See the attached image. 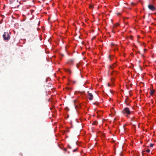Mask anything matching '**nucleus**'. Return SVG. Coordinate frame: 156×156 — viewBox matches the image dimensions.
<instances>
[{
	"mask_svg": "<svg viewBox=\"0 0 156 156\" xmlns=\"http://www.w3.org/2000/svg\"><path fill=\"white\" fill-rule=\"evenodd\" d=\"M132 85V84H131V85H130V87H131V86Z\"/></svg>",
	"mask_w": 156,
	"mask_h": 156,
	"instance_id": "obj_32",
	"label": "nucleus"
},
{
	"mask_svg": "<svg viewBox=\"0 0 156 156\" xmlns=\"http://www.w3.org/2000/svg\"><path fill=\"white\" fill-rule=\"evenodd\" d=\"M143 18H145V16H144V17H143Z\"/></svg>",
	"mask_w": 156,
	"mask_h": 156,
	"instance_id": "obj_29",
	"label": "nucleus"
},
{
	"mask_svg": "<svg viewBox=\"0 0 156 156\" xmlns=\"http://www.w3.org/2000/svg\"><path fill=\"white\" fill-rule=\"evenodd\" d=\"M115 66V64L113 65V66H110V69H113Z\"/></svg>",
	"mask_w": 156,
	"mask_h": 156,
	"instance_id": "obj_10",
	"label": "nucleus"
},
{
	"mask_svg": "<svg viewBox=\"0 0 156 156\" xmlns=\"http://www.w3.org/2000/svg\"><path fill=\"white\" fill-rule=\"evenodd\" d=\"M114 79L113 80H113H111L112 82H113L114 81Z\"/></svg>",
	"mask_w": 156,
	"mask_h": 156,
	"instance_id": "obj_27",
	"label": "nucleus"
},
{
	"mask_svg": "<svg viewBox=\"0 0 156 156\" xmlns=\"http://www.w3.org/2000/svg\"><path fill=\"white\" fill-rule=\"evenodd\" d=\"M89 7L90 8H91V9L93 8V6L91 5H90Z\"/></svg>",
	"mask_w": 156,
	"mask_h": 156,
	"instance_id": "obj_14",
	"label": "nucleus"
},
{
	"mask_svg": "<svg viewBox=\"0 0 156 156\" xmlns=\"http://www.w3.org/2000/svg\"><path fill=\"white\" fill-rule=\"evenodd\" d=\"M98 124V122L96 121H94L93 122L92 124V125H97Z\"/></svg>",
	"mask_w": 156,
	"mask_h": 156,
	"instance_id": "obj_8",
	"label": "nucleus"
},
{
	"mask_svg": "<svg viewBox=\"0 0 156 156\" xmlns=\"http://www.w3.org/2000/svg\"><path fill=\"white\" fill-rule=\"evenodd\" d=\"M150 150H149V149H147V150H146V152H148V153H149V152H150Z\"/></svg>",
	"mask_w": 156,
	"mask_h": 156,
	"instance_id": "obj_15",
	"label": "nucleus"
},
{
	"mask_svg": "<svg viewBox=\"0 0 156 156\" xmlns=\"http://www.w3.org/2000/svg\"><path fill=\"white\" fill-rule=\"evenodd\" d=\"M74 60L73 59H71L69 60L68 63L70 64H72L73 63Z\"/></svg>",
	"mask_w": 156,
	"mask_h": 156,
	"instance_id": "obj_5",
	"label": "nucleus"
},
{
	"mask_svg": "<svg viewBox=\"0 0 156 156\" xmlns=\"http://www.w3.org/2000/svg\"><path fill=\"white\" fill-rule=\"evenodd\" d=\"M3 37L5 41H8L10 39V36L8 32H5L3 35Z\"/></svg>",
	"mask_w": 156,
	"mask_h": 156,
	"instance_id": "obj_1",
	"label": "nucleus"
},
{
	"mask_svg": "<svg viewBox=\"0 0 156 156\" xmlns=\"http://www.w3.org/2000/svg\"><path fill=\"white\" fill-rule=\"evenodd\" d=\"M63 150L65 151H67V149L66 148H64Z\"/></svg>",
	"mask_w": 156,
	"mask_h": 156,
	"instance_id": "obj_17",
	"label": "nucleus"
},
{
	"mask_svg": "<svg viewBox=\"0 0 156 156\" xmlns=\"http://www.w3.org/2000/svg\"><path fill=\"white\" fill-rule=\"evenodd\" d=\"M132 85V84H131V85H130V87H131V86Z\"/></svg>",
	"mask_w": 156,
	"mask_h": 156,
	"instance_id": "obj_31",
	"label": "nucleus"
},
{
	"mask_svg": "<svg viewBox=\"0 0 156 156\" xmlns=\"http://www.w3.org/2000/svg\"><path fill=\"white\" fill-rule=\"evenodd\" d=\"M30 11H31V13H32V12H34V10H30Z\"/></svg>",
	"mask_w": 156,
	"mask_h": 156,
	"instance_id": "obj_21",
	"label": "nucleus"
},
{
	"mask_svg": "<svg viewBox=\"0 0 156 156\" xmlns=\"http://www.w3.org/2000/svg\"><path fill=\"white\" fill-rule=\"evenodd\" d=\"M108 86H110V84L109 83H108Z\"/></svg>",
	"mask_w": 156,
	"mask_h": 156,
	"instance_id": "obj_25",
	"label": "nucleus"
},
{
	"mask_svg": "<svg viewBox=\"0 0 156 156\" xmlns=\"http://www.w3.org/2000/svg\"><path fill=\"white\" fill-rule=\"evenodd\" d=\"M154 145V144H151L150 145V147H152Z\"/></svg>",
	"mask_w": 156,
	"mask_h": 156,
	"instance_id": "obj_12",
	"label": "nucleus"
},
{
	"mask_svg": "<svg viewBox=\"0 0 156 156\" xmlns=\"http://www.w3.org/2000/svg\"><path fill=\"white\" fill-rule=\"evenodd\" d=\"M77 148H76V149H74V150L73 151V152H75L76 151H77Z\"/></svg>",
	"mask_w": 156,
	"mask_h": 156,
	"instance_id": "obj_13",
	"label": "nucleus"
},
{
	"mask_svg": "<svg viewBox=\"0 0 156 156\" xmlns=\"http://www.w3.org/2000/svg\"><path fill=\"white\" fill-rule=\"evenodd\" d=\"M112 32H113V33H115V32H114V31H113V30H112Z\"/></svg>",
	"mask_w": 156,
	"mask_h": 156,
	"instance_id": "obj_28",
	"label": "nucleus"
},
{
	"mask_svg": "<svg viewBox=\"0 0 156 156\" xmlns=\"http://www.w3.org/2000/svg\"><path fill=\"white\" fill-rule=\"evenodd\" d=\"M120 13H118V15H120Z\"/></svg>",
	"mask_w": 156,
	"mask_h": 156,
	"instance_id": "obj_26",
	"label": "nucleus"
},
{
	"mask_svg": "<svg viewBox=\"0 0 156 156\" xmlns=\"http://www.w3.org/2000/svg\"><path fill=\"white\" fill-rule=\"evenodd\" d=\"M119 25V24L118 23H117L115 25H114L113 26V27L114 28H116Z\"/></svg>",
	"mask_w": 156,
	"mask_h": 156,
	"instance_id": "obj_9",
	"label": "nucleus"
},
{
	"mask_svg": "<svg viewBox=\"0 0 156 156\" xmlns=\"http://www.w3.org/2000/svg\"><path fill=\"white\" fill-rule=\"evenodd\" d=\"M131 121L133 122H134L135 121V120L134 118V117H133L131 119Z\"/></svg>",
	"mask_w": 156,
	"mask_h": 156,
	"instance_id": "obj_11",
	"label": "nucleus"
},
{
	"mask_svg": "<svg viewBox=\"0 0 156 156\" xmlns=\"http://www.w3.org/2000/svg\"><path fill=\"white\" fill-rule=\"evenodd\" d=\"M64 70L66 72L68 73H69V74H70L71 73V71L69 69H65Z\"/></svg>",
	"mask_w": 156,
	"mask_h": 156,
	"instance_id": "obj_6",
	"label": "nucleus"
},
{
	"mask_svg": "<svg viewBox=\"0 0 156 156\" xmlns=\"http://www.w3.org/2000/svg\"><path fill=\"white\" fill-rule=\"evenodd\" d=\"M75 108H78V106L77 105H75Z\"/></svg>",
	"mask_w": 156,
	"mask_h": 156,
	"instance_id": "obj_18",
	"label": "nucleus"
},
{
	"mask_svg": "<svg viewBox=\"0 0 156 156\" xmlns=\"http://www.w3.org/2000/svg\"><path fill=\"white\" fill-rule=\"evenodd\" d=\"M68 147L69 148H71V147L70 146H69H69H68Z\"/></svg>",
	"mask_w": 156,
	"mask_h": 156,
	"instance_id": "obj_23",
	"label": "nucleus"
},
{
	"mask_svg": "<svg viewBox=\"0 0 156 156\" xmlns=\"http://www.w3.org/2000/svg\"><path fill=\"white\" fill-rule=\"evenodd\" d=\"M148 8L151 11H154L156 10L155 8L152 5H149L148 6Z\"/></svg>",
	"mask_w": 156,
	"mask_h": 156,
	"instance_id": "obj_3",
	"label": "nucleus"
},
{
	"mask_svg": "<svg viewBox=\"0 0 156 156\" xmlns=\"http://www.w3.org/2000/svg\"><path fill=\"white\" fill-rule=\"evenodd\" d=\"M122 113L123 114L129 115L131 113V112L130 111L129 109L128 108H125L122 110Z\"/></svg>",
	"mask_w": 156,
	"mask_h": 156,
	"instance_id": "obj_2",
	"label": "nucleus"
},
{
	"mask_svg": "<svg viewBox=\"0 0 156 156\" xmlns=\"http://www.w3.org/2000/svg\"><path fill=\"white\" fill-rule=\"evenodd\" d=\"M67 89L68 90L70 89V90H71V88H67Z\"/></svg>",
	"mask_w": 156,
	"mask_h": 156,
	"instance_id": "obj_19",
	"label": "nucleus"
},
{
	"mask_svg": "<svg viewBox=\"0 0 156 156\" xmlns=\"http://www.w3.org/2000/svg\"><path fill=\"white\" fill-rule=\"evenodd\" d=\"M87 93L90 96V97L89 98V100L91 101L93 99V96L91 93H90L89 91L87 92Z\"/></svg>",
	"mask_w": 156,
	"mask_h": 156,
	"instance_id": "obj_4",
	"label": "nucleus"
},
{
	"mask_svg": "<svg viewBox=\"0 0 156 156\" xmlns=\"http://www.w3.org/2000/svg\"><path fill=\"white\" fill-rule=\"evenodd\" d=\"M109 91L112 94V91L111 90H109Z\"/></svg>",
	"mask_w": 156,
	"mask_h": 156,
	"instance_id": "obj_20",
	"label": "nucleus"
},
{
	"mask_svg": "<svg viewBox=\"0 0 156 156\" xmlns=\"http://www.w3.org/2000/svg\"><path fill=\"white\" fill-rule=\"evenodd\" d=\"M132 85V84H131V85H130V87H131V86Z\"/></svg>",
	"mask_w": 156,
	"mask_h": 156,
	"instance_id": "obj_30",
	"label": "nucleus"
},
{
	"mask_svg": "<svg viewBox=\"0 0 156 156\" xmlns=\"http://www.w3.org/2000/svg\"><path fill=\"white\" fill-rule=\"evenodd\" d=\"M125 102L126 103V105H129V104L127 103L126 102V100H125Z\"/></svg>",
	"mask_w": 156,
	"mask_h": 156,
	"instance_id": "obj_16",
	"label": "nucleus"
},
{
	"mask_svg": "<svg viewBox=\"0 0 156 156\" xmlns=\"http://www.w3.org/2000/svg\"><path fill=\"white\" fill-rule=\"evenodd\" d=\"M109 60H111V59H110V56H109Z\"/></svg>",
	"mask_w": 156,
	"mask_h": 156,
	"instance_id": "obj_24",
	"label": "nucleus"
},
{
	"mask_svg": "<svg viewBox=\"0 0 156 156\" xmlns=\"http://www.w3.org/2000/svg\"><path fill=\"white\" fill-rule=\"evenodd\" d=\"M66 109H68V110H69V108H68V107H66Z\"/></svg>",
	"mask_w": 156,
	"mask_h": 156,
	"instance_id": "obj_22",
	"label": "nucleus"
},
{
	"mask_svg": "<svg viewBox=\"0 0 156 156\" xmlns=\"http://www.w3.org/2000/svg\"><path fill=\"white\" fill-rule=\"evenodd\" d=\"M154 90H151L150 93V94L151 95H153V94H154Z\"/></svg>",
	"mask_w": 156,
	"mask_h": 156,
	"instance_id": "obj_7",
	"label": "nucleus"
}]
</instances>
